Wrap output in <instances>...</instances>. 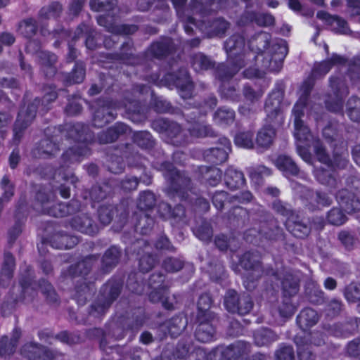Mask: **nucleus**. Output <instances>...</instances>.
<instances>
[{
    "instance_id": "nucleus-1",
    "label": "nucleus",
    "mask_w": 360,
    "mask_h": 360,
    "mask_svg": "<svg viewBox=\"0 0 360 360\" xmlns=\"http://www.w3.org/2000/svg\"><path fill=\"white\" fill-rule=\"evenodd\" d=\"M282 94L275 91L270 94L265 103V111L270 126L263 127L257 134V143L262 148H269L273 143L276 135L274 127L283 122V115L281 108Z\"/></svg>"
},
{
    "instance_id": "nucleus-2",
    "label": "nucleus",
    "mask_w": 360,
    "mask_h": 360,
    "mask_svg": "<svg viewBox=\"0 0 360 360\" xmlns=\"http://www.w3.org/2000/svg\"><path fill=\"white\" fill-rule=\"evenodd\" d=\"M314 150L319 162L323 164V166L317 167L314 171L316 179L322 184L335 188L338 181L333 174V168H344L346 167L348 157L346 150L342 147L340 154L335 153L333 162L331 165L319 141L315 143Z\"/></svg>"
},
{
    "instance_id": "nucleus-3",
    "label": "nucleus",
    "mask_w": 360,
    "mask_h": 360,
    "mask_svg": "<svg viewBox=\"0 0 360 360\" xmlns=\"http://www.w3.org/2000/svg\"><path fill=\"white\" fill-rule=\"evenodd\" d=\"M312 88L311 82H304L300 89L302 92L298 101L292 109V117L294 122V136L301 143L309 141L311 135L309 128L304 124L301 117L304 115V108L306 105L307 98Z\"/></svg>"
},
{
    "instance_id": "nucleus-4",
    "label": "nucleus",
    "mask_w": 360,
    "mask_h": 360,
    "mask_svg": "<svg viewBox=\"0 0 360 360\" xmlns=\"http://www.w3.org/2000/svg\"><path fill=\"white\" fill-rule=\"evenodd\" d=\"M187 0H172L176 9L178 17L185 22L194 24V18L192 15L195 13H203L209 10L222 8L224 6L221 2L215 5L214 0H191L189 6L185 8L184 4Z\"/></svg>"
},
{
    "instance_id": "nucleus-5",
    "label": "nucleus",
    "mask_w": 360,
    "mask_h": 360,
    "mask_svg": "<svg viewBox=\"0 0 360 360\" xmlns=\"http://www.w3.org/2000/svg\"><path fill=\"white\" fill-rule=\"evenodd\" d=\"M276 46V53L274 56H271L268 53H265V60L262 65V70L248 69L244 72L245 76L248 78L262 77L264 75V70L278 72L282 67L283 60L287 54L288 49L285 41H283L278 44Z\"/></svg>"
},
{
    "instance_id": "nucleus-6",
    "label": "nucleus",
    "mask_w": 360,
    "mask_h": 360,
    "mask_svg": "<svg viewBox=\"0 0 360 360\" xmlns=\"http://www.w3.org/2000/svg\"><path fill=\"white\" fill-rule=\"evenodd\" d=\"M331 94L326 101V108L333 112H340L343 109V100L348 94V88L342 77L330 78Z\"/></svg>"
},
{
    "instance_id": "nucleus-7",
    "label": "nucleus",
    "mask_w": 360,
    "mask_h": 360,
    "mask_svg": "<svg viewBox=\"0 0 360 360\" xmlns=\"http://www.w3.org/2000/svg\"><path fill=\"white\" fill-rule=\"evenodd\" d=\"M297 347V355L300 360H314L315 356L311 351L309 342L314 345H321L323 342L321 334L319 333H306L297 335L295 339Z\"/></svg>"
},
{
    "instance_id": "nucleus-8",
    "label": "nucleus",
    "mask_w": 360,
    "mask_h": 360,
    "mask_svg": "<svg viewBox=\"0 0 360 360\" xmlns=\"http://www.w3.org/2000/svg\"><path fill=\"white\" fill-rule=\"evenodd\" d=\"M164 167L166 169L165 178L169 182V188L167 189V194L171 195L174 191L178 196L183 198L180 190L188 187L189 179L174 169L171 164L167 163Z\"/></svg>"
},
{
    "instance_id": "nucleus-9",
    "label": "nucleus",
    "mask_w": 360,
    "mask_h": 360,
    "mask_svg": "<svg viewBox=\"0 0 360 360\" xmlns=\"http://www.w3.org/2000/svg\"><path fill=\"white\" fill-rule=\"evenodd\" d=\"M239 297L237 296L236 292L229 290L226 292L224 297V305L226 309L230 312H238L241 315L246 314L252 309V302L249 295H243L240 296V303L243 302L245 307L238 306Z\"/></svg>"
},
{
    "instance_id": "nucleus-10",
    "label": "nucleus",
    "mask_w": 360,
    "mask_h": 360,
    "mask_svg": "<svg viewBox=\"0 0 360 360\" xmlns=\"http://www.w3.org/2000/svg\"><path fill=\"white\" fill-rule=\"evenodd\" d=\"M39 100L36 99L34 102L27 108L23 107L20 112L14 127V139L19 141L22 136V131L26 129L35 117L37 107Z\"/></svg>"
},
{
    "instance_id": "nucleus-11",
    "label": "nucleus",
    "mask_w": 360,
    "mask_h": 360,
    "mask_svg": "<svg viewBox=\"0 0 360 360\" xmlns=\"http://www.w3.org/2000/svg\"><path fill=\"white\" fill-rule=\"evenodd\" d=\"M164 281V277L162 275L153 274L150 278L149 284L153 290L150 293V300L153 302L161 301L162 305L167 309H173V304L168 302L165 299V295L166 292L165 289L162 287V283Z\"/></svg>"
},
{
    "instance_id": "nucleus-12",
    "label": "nucleus",
    "mask_w": 360,
    "mask_h": 360,
    "mask_svg": "<svg viewBox=\"0 0 360 360\" xmlns=\"http://www.w3.org/2000/svg\"><path fill=\"white\" fill-rule=\"evenodd\" d=\"M98 108L94 115V124L97 127H102L115 118L114 115L115 103L111 101L98 103Z\"/></svg>"
},
{
    "instance_id": "nucleus-13",
    "label": "nucleus",
    "mask_w": 360,
    "mask_h": 360,
    "mask_svg": "<svg viewBox=\"0 0 360 360\" xmlns=\"http://www.w3.org/2000/svg\"><path fill=\"white\" fill-rule=\"evenodd\" d=\"M347 63L346 58L334 53L330 58L316 64L313 69L312 75L314 77L323 76L329 72L332 67L345 65Z\"/></svg>"
},
{
    "instance_id": "nucleus-14",
    "label": "nucleus",
    "mask_w": 360,
    "mask_h": 360,
    "mask_svg": "<svg viewBox=\"0 0 360 360\" xmlns=\"http://www.w3.org/2000/svg\"><path fill=\"white\" fill-rule=\"evenodd\" d=\"M339 205L348 213L360 210V202L356 196L347 190L340 191L337 195Z\"/></svg>"
},
{
    "instance_id": "nucleus-15",
    "label": "nucleus",
    "mask_w": 360,
    "mask_h": 360,
    "mask_svg": "<svg viewBox=\"0 0 360 360\" xmlns=\"http://www.w3.org/2000/svg\"><path fill=\"white\" fill-rule=\"evenodd\" d=\"M316 16L330 25L332 30L337 33L347 34L350 32L347 22L338 16H332L323 11L318 12Z\"/></svg>"
},
{
    "instance_id": "nucleus-16",
    "label": "nucleus",
    "mask_w": 360,
    "mask_h": 360,
    "mask_svg": "<svg viewBox=\"0 0 360 360\" xmlns=\"http://www.w3.org/2000/svg\"><path fill=\"white\" fill-rule=\"evenodd\" d=\"M221 147L211 148L207 157L209 161L218 164L226 160L228 154L231 151V143L226 138L221 139Z\"/></svg>"
},
{
    "instance_id": "nucleus-17",
    "label": "nucleus",
    "mask_w": 360,
    "mask_h": 360,
    "mask_svg": "<svg viewBox=\"0 0 360 360\" xmlns=\"http://www.w3.org/2000/svg\"><path fill=\"white\" fill-rule=\"evenodd\" d=\"M22 354L32 360H48L51 359L50 354L44 347L33 343L25 345L22 349Z\"/></svg>"
},
{
    "instance_id": "nucleus-18",
    "label": "nucleus",
    "mask_w": 360,
    "mask_h": 360,
    "mask_svg": "<svg viewBox=\"0 0 360 360\" xmlns=\"http://www.w3.org/2000/svg\"><path fill=\"white\" fill-rule=\"evenodd\" d=\"M211 319L204 318L198 320L200 324L195 331V337L200 342H207L211 341L214 335V328L210 323Z\"/></svg>"
},
{
    "instance_id": "nucleus-19",
    "label": "nucleus",
    "mask_w": 360,
    "mask_h": 360,
    "mask_svg": "<svg viewBox=\"0 0 360 360\" xmlns=\"http://www.w3.org/2000/svg\"><path fill=\"white\" fill-rule=\"evenodd\" d=\"M20 336V330L15 329L12 338L9 340L7 337H3L0 340V355L8 356L13 354L17 342Z\"/></svg>"
},
{
    "instance_id": "nucleus-20",
    "label": "nucleus",
    "mask_w": 360,
    "mask_h": 360,
    "mask_svg": "<svg viewBox=\"0 0 360 360\" xmlns=\"http://www.w3.org/2000/svg\"><path fill=\"white\" fill-rule=\"evenodd\" d=\"M248 350L249 347L245 342L238 341L226 347L222 352V355L228 360H240L238 358Z\"/></svg>"
},
{
    "instance_id": "nucleus-21",
    "label": "nucleus",
    "mask_w": 360,
    "mask_h": 360,
    "mask_svg": "<svg viewBox=\"0 0 360 360\" xmlns=\"http://www.w3.org/2000/svg\"><path fill=\"white\" fill-rule=\"evenodd\" d=\"M72 226L75 229L89 235L94 234L97 231V228L93 225L92 220L86 215L75 217Z\"/></svg>"
},
{
    "instance_id": "nucleus-22",
    "label": "nucleus",
    "mask_w": 360,
    "mask_h": 360,
    "mask_svg": "<svg viewBox=\"0 0 360 360\" xmlns=\"http://www.w3.org/2000/svg\"><path fill=\"white\" fill-rule=\"evenodd\" d=\"M277 168L283 172L284 175H297L299 169L292 159L286 155H280L275 161Z\"/></svg>"
},
{
    "instance_id": "nucleus-23",
    "label": "nucleus",
    "mask_w": 360,
    "mask_h": 360,
    "mask_svg": "<svg viewBox=\"0 0 360 360\" xmlns=\"http://www.w3.org/2000/svg\"><path fill=\"white\" fill-rule=\"evenodd\" d=\"M103 290L105 294L108 295V301L105 302L103 304L100 305L99 304L93 306V308L95 309V311H98V313H102L109 307L112 302L117 298L120 293V288L118 285H110V283L106 284L103 288Z\"/></svg>"
},
{
    "instance_id": "nucleus-24",
    "label": "nucleus",
    "mask_w": 360,
    "mask_h": 360,
    "mask_svg": "<svg viewBox=\"0 0 360 360\" xmlns=\"http://www.w3.org/2000/svg\"><path fill=\"white\" fill-rule=\"evenodd\" d=\"M225 181L228 187L235 189L244 185L243 174L233 168H229L225 174Z\"/></svg>"
},
{
    "instance_id": "nucleus-25",
    "label": "nucleus",
    "mask_w": 360,
    "mask_h": 360,
    "mask_svg": "<svg viewBox=\"0 0 360 360\" xmlns=\"http://www.w3.org/2000/svg\"><path fill=\"white\" fill-rule=\"evenodd\" d=\"M287 229L295 237L303 238L310 232V228L299 221H295L293 217H288L285 223Z\"/></svg>"
},
{
    "instance_id": "nucleus-26",
    "label": "nucleus",
    "mask_w": 360,
    "mask_h": 360,
    "mask_svg": "<svg viewBox=\"0 0 360 360\" xmlns=\"http://www.w3.org/2000/svg\"><path fill=\"white\" fill-rule=\"evenodd\" d=\"M175 85L179 90V94L183 98H189L193 94V84L186 71L182 74V77H178L175 81Z\"/></svg>"
},
{
    "instance_id": "nucleus-27",
    "label": "nucleus",
    "mask_w": 360,
    "mask_h": 360,
    "mask_svg": "<svg viewBox=\"0 0 360 360\" xmlns=\"http://www.w3.org/2000/svg\"><path fill=\"white\" fill-rule=\"evenodd\" d=\"M318 314L312 309L302 310L297 318V321L300 328L304 329L314 326L318 321Z\"/></svg>"
},
{
    "instance_id": "nucleus-28",
    "label": "nucleus",
    "mask_w": 360,
    "mask_h": 360,
    "mask_svg": "<svg viewBox=\"0 0 360 360\" xmlns=\"http://www.w3.org/2000/svg\"><path fill=\"white\" fill-rule=\"evenodd\" d=\"M307 195L309 197L310 208L312 210L328 206L332 202V198L324 193L316 192L314 193L307 191Z\"/></svg>"
},
{
    "instance_id": "nucleus-29",
    "label": "nucleus",
    "mask_w": 360,
    "mask_h": 360,
    "mask_svg": "<svg viewBox=\"0 0 360 360\" xmlns=\"http://www.w3.org/2000/svg\"><path fill=\"white\" fill-rule=\"evenodd\" d=\"M240 265L245 269H252V272L248 276H255L257 277L260 275V266L257 263V256L253 253H245L240 259Z\"/></svg>"
},
{
    "instance_id": "nucleus-30",
    "label": "nucleus",
    "mask_w": 360,
    "mask_h": 360,
    "mask_svg": "<svg viewBox=\"0 0 360 360\" xmlns=\"http://www.w3.org/2000/svg\"><path fill=\"white\" fill-rule=\"evenodd\" d=\"M248 22H255L259 26H270L274 24V18L270 14L248 13L243 18L242 23Z\"/></svg>"
},
{
    "instance_id": "nucleus-31",
    "label": "nucleus",
    "mask_w": 360,
    "mask_h": 360,
    "mask_svg": "<svg viewBox=\"0 0 360 360\" xmlns=\"http://www.w3.org/2000/svg\"><path fill=\"white\" fill-rule=\"evenodd\" d=\"M128 128L124 124H117L113 128H110L107 131L99 135V141L102 143L113 142L117 138L118 134L126 133Z\"/></svg>"
},
{
    "instance_id": "nucleus-32",
    "label": "nucleus",
    "mask_w": 360,
    "mask_h": 360,
    "mask_svg": "<svg viewBox=\"0 0 360 360\" xmlns=\"http://www.w3.org/2000/svg\"><path fill=\"white\" fill-rule=\"evenodd\" d=\"M277 339L276 335L269 329L262 328L257 330L254 335L255 344L264 346Z\"/></svg>"
},
{
    "instance_id": "nucleus-33",
    "label": "nucleus",
    "mask_w": 360,
    "mask_h": 360,
    "mask_svg": "<svg viewBox=\"0 0 360 360\" xmlns=\"http://www.w3.org/2000/svg\"><path fill=\"white\" fill-rule=\"evenodd\" d=\"M202 178L212 186L217 185L221 178V172L217 167H203L201 169Z\"/></svg>"
},
{
    "instance_id": "nucleus-34",
    "label": "nucleus",
    "mask_w": 360,
    "mask_h": 360,
    "mask_svg": "<svg viewBox=\"0 0 360 360\" xmlns=\"http://www.w3.org/2000/svg\"><path fill=\"white\" fill-rule=\"evenodd\" d=\"M212 300L210 297L208 295H202L200 297L199 300L198 302V319L200 320L204 318H212V316L209 311V309L211 306Z\"/></svg>"
},
{
    "instance_id": "nucleus-35",
    "label": "nucleus",
    "mask_w": 360,
    "mask_h": 360,
    "mask_svg": "<svg viewBox=\"0 0 360 360\" xmlns=\"http://www.w3.org/2000/svg\"><path fill=\"white\" fill-rule=\"evenodd\" d=\"M235 118V112L229 108H220L214 114V120L219 124H229L232 123Z\"/></svg>"
},
{
    "instance_id": "nucleus-36",
    "label": "nucleus",
    "mask_w": 360,
    "mask_h": 360,
    "mask_svg": "<svg viewBox=\"0 0 360 360\" xmlns=\"http://www.w3.org/2000/svg\"><path fill=\"white\" fill-rule=\"evenodd\" d=\"M347 112L350 119L354 122L360 121V99L352 96L347 103Z\"/></svg>"
},
{
    "instance_id": "nucleus-37",
    "label": "nucleus",
    "mask_w": 360,
    "mask_h": 360,
    "mask_svg": "<svg viewBox=\"0 0 360 360\" xmlns=\"http://www.w3.org/2000/svg\"><path fill=\"white\" fill-rule=\"evenodd\" d=\"M192 65L197 72L206 70L213 66L212 62L202 53H198L193 58Z\"/></svg>"
},
{
    "instance_id": "nucleus-38",
    "label": "nucleus",
    "mask_w": 360,
    "mask_h": 360,
    "mask_svg": "<svg viewBox=\"0 0 360 360\" xmlns=\"http://www.w3.org/2000/svg\"><path fill=\"white\" fill-rule=\"evenodd\" d=\"M270 36L268 33L262 32L259 34L257 37L250 42V47L254 50L255 49V51L259 52H262L266 50L269 45Z\"/></svg>"
},
{
    "instance_id": "nucleus-39",
    "label": "nucleus",
    "mask_w": 360,
    "mask_h": 360,
    "mask_svg": "<svg viewBox=\"0 0 360 360\" xmlns=\"http://www.w3.org/2000/svg\"><path fill=\"white\" fill-rule=\"evenodd\" d=\"M189 131L192 136L197 138L212 136L214 134L210 126L204 123H195L189 129Z\"/></svg>"
},
{
    "instance_id": "nucleus-40",
    "label": "nucleus",
    "mask_w": 360,
    "mask_h": 360,
    "mask_svg": "<svg viewBox=\"0 0 360 360\" xmlns=\"http://www.w3.org/2000/svg\"><path fill=\"white\" fill-rule=\"evenodd\" d=\"M249 174L254 183L260 184L262 182V178L265 176H269L271 174V171L267 167L263 165H259L256 167L250 168Z\"/></svg>"
},
{
    "instance_id": "nucleus-41",
    "label": "nucleus",
    "mask_w": 360,
    "mask_h": 360,
    "mask_svg": "<svg viewBox=\"0 0 360 360\" xmlns=\"http://www.w3.org/2000/svg\"><path fill=\"white\" fill-rule=\"evenodd\" d=\"M119 257L120 251L118 248L112 247L105 252L103 257V263L106 268H111L117 264Z\"/></svg>"
},
{
    "instance_id": "nucleus-42",
    "label": "nucleus",
    "mask_w": 360,
    "mask_h": 360,
    "mask_svg": "<svg viewBox=\"0 0 360 360\" xmlns=\"http://www.w3.org/2000/svg\"><path fill=\"white\" fill-rule=\"evenodd\" d=\"M117 5V0H91L90 6L95 11H111Z\"/></svg>"
},
{
    "instance_id": "nucleus-43",
    "label": "nucleus",
    "mask_w": 360,
    "mask_h": 360,
    "mask_svg": "<svg viewBox=\"0 0 360 360\" xmlns=\"http://www.w3.org/2000/svg\"><path fill=\"white\" fill-rule=\"evenodd\" d=\"M235 143L236 146L241 148H252L254 145L252 133L246 131L238 134L235 137Z\"/></svg>"
},
{
    "instance_id": "nucleus-44",
    "label": "nucleus",
    "mask_w": 360,
    "mask_h": 360,
    "mask_svg": "<svg viewBox=\"0 0 360 360\" xmlns=\"http://www.w3.org/2000/svg\"><path fill=\"white\" fill-rule=\"evenodd\" d=\"M37 31L36 22L29 18L22 21L19 25V32L25 37H32Z\"/></svg>"
},
{
    "instance_id": "nucleus-45",
    "label": "nucleus",
    "mask_w": 360,
    "mask_h": 360,
    "mask_svg": "<svg viewBox=\"0 0 360 360\" xmlns=\"http://www.w3.org/2000/svg\"><path fill=\"white\" fill-rule=\"evenodd\" d=\"M345 297L349 302L360 301V283H352L345 290Z\"/></svg>"
},
{
    "instance_id": "nucleus-46",
    "label": "nucleus",
    "mask_w": 360,
    "mask_h": 360,
    "mask_svg": "<svg viewBox=\"0 0 360 360\" xmlns=\"http://www.w3.org/2000/svg\"><path fill=\"white\" fill-rule=\"evenodd\" d=\"M155 202V198L154 194L150 191H146L140 194L138 207L141 210H148L152 208Z\"/></svg>"
},
{
    "instance_id": "nucleus-47",
    "label": "nucleus",
    "mask_w": 360,
    "mask_h": 360,
    "mask_svg": "<svg viewBox=\"0 0 360 360\" xmlns=\"http://www.w3.org/2000/svg\"><path fill=\"white\" fill-rule=\"evenodd\" d=\"M328 221L335 226L343 224L347 221L346 215L339 208H333L328 214Z\"/></svg>"
},
{
    "instance_id": "nucleus-48",
    "label": "nucleus",
    "mask_w": 360,
    "mask_h": 360,
    "mask_svg": "<svg viewBox=\"0 0 360 360\" xmlns=\"http://www.w3.org/2000/svg\"><path fill=\"white\" fill-rule=\"evenodd\" d=\"M245 41L242 36L236 35L229 39L225 43V49L227 52L231 53L233 51H239L243 49Z\"/></svg>"
},
{
    "instance_id": "nucleus-49",
    "label": "nucleus",
    "mask_w": 360,
    "mask_h": 360,
    "mask_svg": "<svg viewBox=\"0 0 360 360\" xmlns=\"http://www.w3.org/2000/svg\"><path fill=\"white\" fill-rule=\"evenodd\" d=\"M44 211L56 217H63L72 212L69 205L64 203L57 204L50 209L44 208Z\"/></svg>"
},
{
    "instance_id": "nucleus-50",
    "label": "nucleus",
    "mask_w": 360,
    "mask_h": 360,
    "mask_svg": "<svg viewBox=\"0 0 360 360\" xmlns=\"http://www.w3.org/2000/svg\"><path fill=\"white\" fill-rule=\"evenodd\" d=\"M61 11V6L58 3H53L48 7L43 8L40 11V16L44 18H56Z\"/></svg>"
},
{
    "instance_id": "nucleus-51",
    "label": "nucleus",
    "mask_w": 360,
    "mask_h": 360,
    "mask_svg": "<svg viewBox=\"0 0 360 360\" xmlns=\"http://www.w3.org/2000/svg\"><path fill=\"white\" fill-rule=\"evenodd\" d=\"M41 292L46 295L47 300L52 303L57 302L58 296L49 283L42 281L39 285Z\"/></svg>"
},
{
    "instance_id": "nucleus-52",
    "label": "nucleus",
    "mask_w": 360,
    "mask_h": 360,
    "mask_svg": "<svg viewBox=\"0 0 360 360\" xmlns=\"http://www.w3.org/2000/svg\"><path fill=\"white\" fill-rule=\"evenodd\" d=\"M278 311L279 315L283 318L292 316L295 312V307L289 298H285L283 300V303L279 306Z\"/></svg>"
},
{
    "instance_id": "nucleus-53",
    "label": "nucleus",
    "mask_w": 360,
    "mask_h": 360,
    "mask_svg": "<svg viewBox=\"0 0 360 360\" xmlns=\"http://www.w3.org/2000/svg\"><path fill=\"white\" fill-rule=\"evenodd\" d=\"M276 360H295L292 347L290 346L281 347L276 353Z\"/></svg>"
},
{
    "instance_id": "nucleus-54",
    "label": "nucleus",
    "mask_w": 360,
    "mask_h": 360,
    "mask_svg": "<svg viewBox=\"0 0 360 360\" xmlns=\"http://www.w3.org/2000/svg\"><path fill=\"white\" fill-rule=\"evenodd\" d=\"M53 178L58 183H60L61 181H70L71 183H74L75 179L70 172L65 171L63 166L55 172Z\"/></svg>"
},
{
    "instance_id": "nucleus-55",
    "label": "nucleus",
    "mask_w": 360,
    "mask_h": 360,
    "mask_svg": "<svg viewBox=\"0 0 360 360\" xmlns=\"http://www.w3.org/2000/svg\"><path fill=\"white\" fill-rule=\"evenodd\" d=\"M240 67L234 66V68H232L221 65L217 70L218 77L221 79H228L232 77L239 70Z\"/></svg>"
},
{
    "instance_id": "nucleus-56",
    "label": "nucleus",
    "mask_w": 360,
    "mask_h": 360,
    "mask_svg": "<svg viewBox=\"0 0 360 360\" xmlns=\"http://www.w3.org/2000/svg\"><path fill=\"white\" fill-rule=\"evenodd\" d=\"M163 266L166 271L175 272L179 271L183 266V262L176 258H168L165 260Z\"/></svg>"
},
{
    "instance_id": "nucleus-57",
    "label": "nucleus",
    "mask_w": 360,
    "mask_h": 360,
    "mask_svg": "<svg viewBox=\"0 0 360 360\" xmlns=\"http://www.w3.org/2000/svg\"><path fill=\"white\" fill-rule=\"evenodd\" d=\"M84 75L85 71L84 65L82 63L77 64L75 68L72 72L70 82L72 84L80 83L83 81Z\"/></svg>"
},
{
    "instance_id": "nucleus-58",
    "label": "nucleus",
    "mask_w": 360,
    "mask_h": 360,
    "mask_svg": "<svg viewBox=\"0 0 360 360\" xmlns=\"http://www.w3.org/2000/svg\"><path fill=\"white\" fill-rule=\"evenodd\" d=\"M14 266V258L10 254H6L4 257V267L1 271V275L10 278Z\"/></svg>"
},
{
    "instance_id": "nucleus-59",
    "label": "nucleus",
    "mask_w": 360,
    "mask_h": 360,
    "mask_svg": "<svg viewBox=\"0 0 360 360\" xmlns=\"http://www.w3.org/2000/svg\"><path fill=\"white\" fill-rule=\"evenodd\" d=\"M86 153V151H84L83 150L80 151H75L74 149H70L63 155V159L65 162H79L81 156Z\"/></svg>"
},
{
    "instance_id": "nucleus-60",
    "label": "nucleus",
    "mask_w": 360,
    "mask_h": 360,
    "mask_svg": "<svg viewBox=\"0 0 360 360\" xmlns=\"http://www.w3.org/2000/svg\"><path fill=\"white\" fill-rule=\"evenodd\" d=\"M155 264V259L150 255L143 256L139 261V267L143 272L150 271Z\"/></svg>"
},
{
    "instance_id": "nucleus-61",
    "label": "nucleus",
    "mask_w": 360,
    "mask_h": 360,
    "mask_svg": "<svg viewBox=\"0 0 360 360\" xmlns=\"http://www.w3.org/2000/svg\"><path fill=\"white\" fill-rule=\"evenodd\" d=\"M151 136L147 132H139L135 135V141L141 147H149L152 146Z\"/></svg>"
},
{
    "instance_id": "nucleus-62",
    "label": "nucleus",
    "mask_w": 360,
    "mask_h": 360,
    "mask_svg": "<svg viewBox=\"0 0 360 360\" xmlns=\"http://www.w3.org/2000/svg\"><path fill=\"white\" fill-rule=\"evenodd\" d=\"M100 221L104 224H108L112 219V209L110 207H101L98 210Z\"/></svg>"
},
{
    "instance_id": "nucleus-63",
    "label": "nucleus",
    "mask_w": 360,
    "mask_h": 360,
    "mask_svg": "<svg viewBox=\"0 0 360 360\" xmlns=\"http://www.w3.org/2000/svg\"><path fill=\"white\" fill-rule=\"evenodd\" d=\"M227 193L224 191L217 192L212 197V202L217 209H222L227 200Z\"/></svg>"
},
{
    "instance_id": "nucleus-64",
    "label": "nucleus",
    "mask_w": 360,
    "mask_h": 360,
    "mask_svg": "<svg viewBox=\"0 0 360 360\" xmlns=\"http://www.w3.org/2000/svg\"><path fill=\"white\" fill-rule=\"evenodd\" d=\"M38 54L39 58L41 60L42 64L45 65L51 66L53 64H54L57 60L56 56L49 52L40 51Z\"/></svg>"
}]
</instances>
